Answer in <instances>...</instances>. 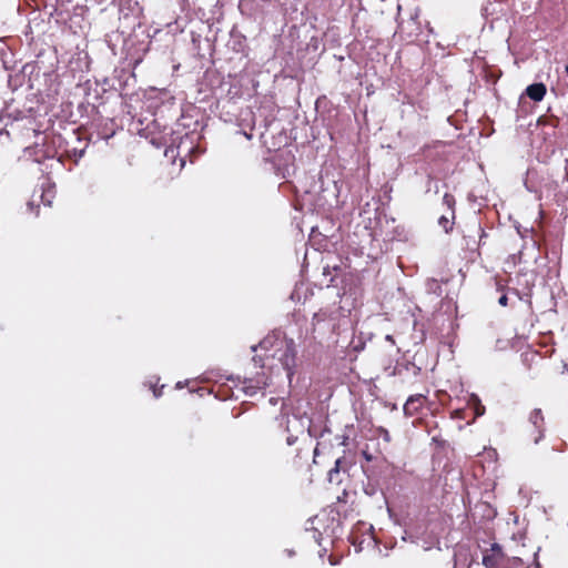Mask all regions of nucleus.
Wrapping results in <instances>:
<instances>
[{"instance_id":"obj_1","label":"nucleus","mask_w":568,"mask_h":568,"mask_svg":"<svg viewBox=\"0 0 568 568\" xmlns=\"http://www.w3.org/2000/svg\"><path fill=\"white\" fill-rule=\"evenodd\" d=\"M257 348L264 351L267 358L277 359L288 376L293 375L296 365V345L293 338L273 333L265 336L253 351Z\"/></svg>"},{"instance_id":"obj_2","label":"nucleus","mask_w":568,"mask_h":568,"mask_svg":"<svg viewBox=\"0 0 568 568\" xmlns=\"http://www.w3.org/2000/svg\"><path fill=\"white\" fill-rule=\"evenodd\" d=\"M336 326V317L325 310H320L313 315L312 318V332L313 334L318 333L325 335L333 333Z\"/></svg>"},{"instance_id":"obj_3","label":"nucleus","mask_w":568,"mask_h":568,"mask_svg":"<svg viewBox=\"0 0 568 568\" xmlns=\"http://www.w3.org/2000/svg\"><path fill=\"white\" fill-rule=\"evenodd\" d=\"M429 390H426V394H414L410 395L406 403L404 404V414L406 416L413 417L422 412L426 403L428 402L427 394Z\"/></svg>"},{"instance_id":"obj_4","label":"nucleus","mask_w":568,"mask_h":568,"mask_svg":"<svg viewBox=\"0 0 568 568\" xmlns=\"http://www.w3.org/2000/svg\"><path fill=\"white\" fill-rule=\"evenodd\" d=\"M504 559V552L498 544H493L489 550H486L483 556V565L486 568H498Z\"/></svg>"},{"instance_id":"obj_5","label":"nucleus","mask_w":568,"mask_h":568,"mask_svg":"<svg viewBox=\"0 0 568 568\" xmlns=\"http://www.w3.org/2000/svg\"><path fill=\"white\" fill-rule=\"evenodd\" d=\"M308 455H310L308 448L297 447L295 449L294 457L291 460H288L291 468L294 470H300L303 467L307 466L308 465Z\"/></svg>"},{"instance_id":"obj_6","label":"nucleus","mask_w":568,"mask_h":568,"mask_svg":"<svg viewBox=\"0 0 568 568\" xmlns=\"http://www.w3.org/2000/svg\"><path fill=\"white\" fill-rule=\"evenodd\" d=\"M547 93V88L544 83H532L527 87L526 94L535 102L541 101Z\"/></svg>"},{"instance_id":"obj_7","label":"nucleus","mask_w":568,"mask_h":568,"mask_svg":"<svg viewBox=\"0 0 568 568\" xmlns=\"http://www.w3.org/2000/svg\"><path fill=\"white\" fill-rule=\"evenodd\" d=\"M346 470H347V464H346L344 457L337 458L335 462V466L332 469H329V471H328L329 483L339 484L342 481L341 471L345 473Z\"/></svg>"},{"instance_id":"obj_8","label":"nucleus","mask_w":568,"mask_h":568,"mask_svg":"<svg viewBox=\"0 0 568 568\" xmlns=\"http://www.w3.org/2000/svg\"><path fill=\"white\" fill-rule=\"evenodd\" d=\"M455 217H456L455 212H448L447 214H443L438 219V224H439V226L443 227V230L446 233H449L453 230V227H454Z\"/></svg>"},{"instance_id":"obj_9","label":"nucleus","mask_w":568,"mask_h":568,"mask_svg":"<svg viewBox=\"0 0 568 568\" xmlns=\"http://www.w3.org/2000/svg\"><path fill=\"white\" fill-rule=\"evenodd\" d=\"M443 205L447 207L448 212H455L456 200L452 193H445L443 196Z\"/></svg>"},{"instance_id":"obj_10","label":"nucleus","mask_w":568,"mask_h":568,"mask_svg":"<svg viewBox=\"0 0 568 568\" xmlns=\"http://www.w3.org/2000/svg\"><path fill=\"white\" fill-rule=\"evenodd\" d=\"M530 420L535 425H537L539 422H542L544 417H542L541 410L540 409L532 410V413L530 414Z\"/></svg>"},{"instance_id":"obj_11","label":"nucleus","mask_w":568,"mask_h":568,"mask_svg":"<svg viewBox=\"0 0 568 568\" xmlns=\"http://www.w3.org/2000/svg\"><path fill=\"white\" fill-rule=\"evenodd\" d=\"M362 456L365 458L366 462H373L376 459V456L368 450V447L362 449Z\"/></svg>"},{"instance_id":"obj_12","label":"nucleus","mask_w":568,"mask_h":568,"mask_svg":"<svg viewBox=\"0 0 568 568\" xmlns=\"http://www.w3.org/2000/svg\"><path fill=\"white\" fill-rule=\"evenodd\" d=\"M163 388H164V385H162V386H160V387H158V386H155V385H154V386H152V392H153V395H154V397H155V398H159V397H161V396H162V394H163Z\"/></svg>"},{"instance_id":"obj_13","label":"nucleus","mask_w":568,"mask_h":568,"mask_svg":"<svg viewBox=\"0 0 568 568\" xmlns=\"http://www.w3.org/2000/svg\"><path fill=\"white\" fill-rule=\"evenodd\" d=\"M498 303L501 305V306H507V303H508V297L504 294L499 297L498 300Z\"/></svg>"},{"instance_id":"obj_14","label":"nucleus","mask_w":568,"mask_h":568,"mask_svg":"<svg viewBox=\"0 0 568 568\" xmlns=\"http://www.w3.org/2000/svg\"><path fill=\"white\" fill-rule=\"evenodd\" d=\"M286 442H287V445L292 446V445H294V444L297 442V437H295V436H288V437L286 438Z\"/></svg>"},{"instance_id":"obj_15","label":"nucleus","mask_w":568,"mask_h":568,"mask_svg":"<svg viewBox=\"0 0 568 568\" xmlns=\"http://www.w3.org/2000/svg\"><path fill=\"white\" fill-rule=\"evenodd\" d=\"M348 496L347 491L344 489L342 496L337 497L338 501H346V497Z\"/></svg>"},{"instance_id":"obj_16","label":"nucleus","mask_w":568,"mask_h":568,"mask_svg":"<svg viewBox=\"0 0 568 568\" xmlns=\"http://www.w3.org/2000/svg\"><path fill=\"white\" fill-rule=\"evenodd\" d=\"M566 73H567V75H568V64L566 65Z\"/></svg>"}]
</instances>
